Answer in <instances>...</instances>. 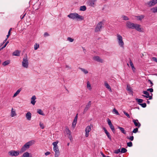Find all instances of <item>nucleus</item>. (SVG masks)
<instances>
[{
	"mask_svg": "<svg viewBox=\"0 0 157 157\" xmlns=\"http://www.w3.org/2000/svg\"><path fill=\"white\" fill-rule=\"evenodd\" d=\"M127 145L129 147H131L132 146V144L131 142H129L127 143Z\"/></svg>",
	"mask_w": 157,
	"mask_h": 157,
	"instance_id": "obj_42",
	"label": "nucleus"
},
{
	"mask_svg": "<svg viewBox=\"0 0 157 157\" xmlns=\"http://www.w3.org/2000/svg\"><path fill=\"white\" fill-rule=\"evenodd\" d=\"M142 107L145 108L146 107V103H144L142 104H139Z\"/></svg>",
	"mask_w": 157,
	"mask_h": 157,
	"instance_id": "obj_41",
	"label": "nucleus"
},
{
	"mask_svg": "<svg viewBox=\"0 0 157 157\" xmlns=\"http://www.w3.org/2000/svg\"><path fill=\"white\" fill-rule=\"evenodd\" d=\"M26 14V13H25V14H24L23 15H22H22H21V19H23L24 17H25V15Z\"/></svg>",
	"mask_w": 157,
	"mask_h": 157,
	"instance_id": "obj_64",
	"label": "nucleus"
},
{
	"mask_svg": "<svg viewBox=\"0 0 157 157\" xmlns=\"http://www.w3.org/2000/svg\"><path fill=\"white\" fill-rule=\"evenodd\" d=\"M35 141L33 140H30L25 143L21 148L20 153H22L29 149L30 147L34 144Z\"/></svg>",
	"mask_w": 157,
	"mask_h": 157,
	"instance_id": "obj_1",
	"label": "nucleus"
},
{
	"mask_svg": "<svg viewBox=\"0 0 157 157\" xmlns=\"http://www.w3.org/2000/svg\"><path fill=\"white\" fill-rule=\"evenodd\" d=\"M127 150L126 149H125L123 147L121 149V153H125L126 152H127Z\"/></svg>",
	"mask_w": 157,
	"mask_h": 157,
	"instance_id": "obj_36",
	"label": "nucleus"
},
{
	"mask_svg": "<svg viewBox=\"0 0 157 157\" xmlns=\"http://www.w3.org/2000/svg\"><path fill=\"white\" fill-rule=\"evenodd\" d=\"M127 90L129 91H130V92H132V89L131 88V87L130 86H127Z\"/></svg>",
	"mask_w": 157,
	"mask_h": 157,
	"instance_id": "obj_51",
	"label": "nucleus"
},
{
	"mask_svg": "<svg viewBox=\"0 0 157 157\" xmlns=\"http://www.w3.org/2000/svg\"><path fill=\"white\" fill-rule=\"evenodd\" d=\"M91 128L90 126H87L85 129V131L86 132L85 136L88 137L89 136V132L91 131Z\"/></svg>",
	"mask_w": 157,
	"mask_h": 157,
	"instance_id": "obj_15",
	"label": "nucleus"
},
{
	"mask_svg": "<svg viewBox=\"0 0 157 157\" xmlns=\"http://www.w3.org/2000/svg\"><path fill=\"white\" fill-rule=\"evenodd\" d=\"M91 105V101H89L86 105L83 111V114L85 113L87 111L90 109Z\"/></svg>",
	"mask_w": 157,
	"mask_h": 157,
	"instance_id": "obj_8",
	"label": "nucleus"
},
{
	"mask_svg": "<svg viewBox=\"0 0 157 157\" xmlns=\"http://www.w3.org/2000/svg\"><path fill=\"white\" fill-rule=\"evenodd\" d=\"M67 17L70 18L74 19L75 18L79 19L80 20H82L83 17L82 16L78 15L76 13H71L67 15Z\"/></svg>",
	"mask_w": 157,
	"mask_h": 157,
	"instance_id": "obj_2",
	"label": "nucleus"
},
{
	"mask_svg": "<svg viewBox=\"0 0 157 157\" xmlns=\"http://www.w3.org/2000/svg\"><path fill=\"white\" fill-rule=\"evenodd\" d=\"M53 150L54 151H59L58 149V147H53Z\"/></svg>",
	"mask_w": 157,
	"mask_h": 157,
	"instance_id": "obj_53",
	"label": "nucleus"
},
{
	"mask_svg": "<svg viewBox=\"0 0 157 157\" xmlns=\"http://www.w3.org/2000/svg\"><path fill=\"white\" fill-rule=\"evenodd\" d=\"M44 35V37H46L49 36V34L47 32L45 33Z\"/></svg>",
	"mask_w": 157,
	"mask_h": 157,
	"instance_id": "obj_56",
	"label": "nucleus"
},
{
	"mask_svg": "<svg viewBox=\"0 0 157 157\" xmlns=\"http://www.w3.org/2000/svg\"><path fill=\"white\" fill-rule=\"evenodd\" d=\"M123 112L124 113L128 118H130V115H129L127 113H126L125 111H123Z\"/></svg>",
	"mask_w": 157,
	"mask_h": 157,
	"instance_id": "obj_43",
	"label": "nucleus"
},
{
	"mask_svg": "<svg viewBox=\"0 0 157 157\" xmlns=\"http://www.w3.org/2000/svg\"><path fill=\"white\" fill-rule=\"evenodd\" d=\"M13 108H12L11 116L12 117H13L16 115L15 111L13 110Z\"/></svg>",
	"mask_w": 157,
	"mask_h": 157,
	"instance_id": "obj_28",
	"label": "nucleus"
},
{
	"mask_svg": "<svg viewBox=\"0 0 157 157\" xmlns=\"http://www.w3.org/2000/svg\"><path fill=\"white\" fill-rule=\"evenodd\" d=\"M93 59L99 62L102 63L103 62V60L98 56H94L93 57Z\"/></svg>",
	"mask_w": 157,
	"mask_h": 157,
	"instance_id": "obj_12",
	"label": "nucleus"
},
{
	"mask_svg": "<svg viewBox=\"0 0 157 157\" xmlns=\"http://www.w3.org/2000/svg\"><path fill=\"white\" fill-rule=\"evenodd\" d=\"M127 138L131 140V141H133L134 140V137L133 136H132L129 137H127Z\"/></svg>",
	"mask_w": 157,
	"mask_h": 157,
	"instance_id": "obj_52",
	"label": "nucleus"
},
{
	"mask_svg": "<svg viewBox=\"0 0 157 157\" xmlns=\"http://www.w3.org/2000/svg\"><path fill=\"white\" fill-rule=\"evenodd\" d=\"M118 128L120 129L121 132L124 134L125 135L126 134V132L123 128L120 127V126H118Z\"/></svg>",
	"mask_w": 157,
	"mask_h": 157,
	"instance_id": "obj_25",
	"label": "nucleus"
},
{
	"mask_svg": "<svg viewBox=\"0 0 157 157\" xmlns=\"http://www.w3.org/2000/svg\"><path fill=\"white\" fill-rule=\"evenodd\" d=\"M11 29H12L10 28V30H9V31L8 32V35L6 36V37H7L6 38H7V39L8 38L9 36H10V31H11Z\"/></svg>",
	"mask_w": 157,
	"mask_h": 157,
	"instance_id": "obj_45",
	"label": "nucleus"
},
{
	"mask_svg": "<svg viewBox=\"0 0 157 157\" xmlns=\"http://www.w3.org/2000/svg\"><path fill=\"white\" fill-rule=\"evenodd\" d=\"M122 17L123 18V19L124 20L127 21L129 19L128 17L126 16L123 15L122 16Z\"/></svg>",
	"mask_w": 157,
	"mask_h": 157,
	"instance_id": "obj_39",
	"label": "nucleus"
},
{
	"mask_svg": "<svg viewBox=\"0 0 157 157\" xmlns=\"http://www.w3.org/2000/svg\"><path fill=\"white\" fill-rule=\"evenodd\" d=\"M86 7L85 6H81L80 8V10L81 11H84L86 10Z\"/></svg>",
	"mask_w": 157,
	"mask_h": 157,
	"instance_id": "obj_30",
	"label": "nucleus"
},
{
	"mask_svg": "<svg viewBox=\"0 0 157 157\" xmlns=\"http://www.w3.org/2000/svg\"><path fill=\"white\" fill-rule=\"evenodd\" d=\"M103 25V23L102 21H100L99 22L95 28V32H98L101 31Z\"/></svg>",
	"mask_w": 157,
	"mask_h": 157,
	"instance_id": "obj_5",
	"label": "nucleus"
},
{
	"mask_svg": "<svg viewBox=\"0 0 157 157\" xmlns=\"http://www.w3.org/2000/svg\"><path fill=\"white\" fill-rule=\"evenodd\" d=\"M70 139L71 141L72 140V137L71 135H69V136L68 137Z\"/></svg>",
	"mask_w": 157,
	"mask_h": 157,
	"instance_id": "obj_62",
	"label": "nucleus"
},
{
	"mask_svg": "<svg viewBox=\"0 0 157 157\" xmlns=\"http://www.w3.org/2000/svg\"><path fill=\"white\" fill-rule=\"evenodd\" d=\"M103 129L104 130L106 134L108 132L107 130L106 129L105 127L103 128Z\"/></svg>",
	"mask_w": 157,
	"mask_h": 157,
	"instance_id": "obj_61",
	"label": "nucleus"
},
{
	"mask_svg": "<svg viewBox=\"0 0 157 157\" xmlns=\"http://www.w3.org/2000/svg\"><path fill=\"white\" fill-rule=\"evenodd\" d=\"M117 39L119 45L121 48H124V43L123 40L122 36L119 34H117Z\"/></svg>",
	"mask_w": 157,
	"mask_h": 157,
	"instance_id": "obj_4",
	"label": "nucleus"
},
{
	"mask_svg": "<svg viewBox=\"0 0 157 157\" xmlns=\"http://www.w3.org/2000/svg\"><path fill=\"white\" fill-rule=\"evenodd\" d=\"M21 89L20 88L18 89L17 91L16 92V93L14 94L13 96V97H15L20 92V91H21Z\"/></svg>",
	"mask_w": 157,
	"mask_h": 157,
	"instance_id": "obj_27",
	"label": "nucleus"
},
{
	"mask_svg": "<svg viewBox=\"0 0 157 157\" xmlns=\"http://www.w3.org/2000/svg\"><path fill=\"white\" fill-rule=\"evenodd\" d=\"M55 157H59V154H60V152L59 151H55Z\"/></svg>",
	"mask_w": 157,
	"mask_h": 157,
	"instance_id": "obj_33",
	"label": "nucleus"
},
{
	"mask_svg": "<svg viewBox=\"0 0 157 157\" xmlns=\"http://www.w3.org/2000/svg\"><path fill=\"white\" fill-rule=\"evenodd\" d=\"M136 17L137 19V20L141 21L144 17V15H141L140 16H136Z\"/></svg>",
	"mask_w": 157,
	"mask_h": 157,
	"instance_id": "obj_21",
	"label": "nucleus"
},
{
	"mask_svg": "<svg viewBox=\"0 0 157 157\" xmlns=\"http://www.w3.org/2000/svg\"><path fill=\"white\" fill-rule=\"evenodd\" d=\"M152 60L157 63V58L153 57L152 58Z\"/></svg>",
	"mask_w": 157,
	"mask_h": 157,
	"instance_id": "obj_58",
	"label": "nucleus"
},
{
	"mask_svg": "<svg viewBox=\"0 0 157 157\" xmlns=\"http://www.w3.org/2000/svg\"><path fill=\"white\" fill-rule=\"evenodd\" d=\"M76 122L73 121L72 124V127H73L74 128L75 127L76 124Z\"/></svg>",
	"mask_w": 157,
	"mask_h": 157,
	"instance_id": "obj_57",
	"label": "nucleus"
},
{
	"mask_svg": "<svg viewBox=\"0 0 157 157\" xmlns=\"http://www.w3.org/2000/svg\"><path fill=\"white\" fill-rule=\"evenodd\" d=\"M39 47V44H37L36 43L34 45V49L35 50H37Z\"/></svg>",
	"mask_w": 157,
	"mask_h": 157,
	"instance_id": "obj_37",
	"label": "nucleus"
},
{
	"mask_svg": "<svg viewBox=\"0 0 157 157\" xmlns=\"http://www.w3.org/2000/svg\"><path fill=\"white\" fill-rule=\"evenodd\" d=\"M65 131L67 134H68L69 135H71V132L69 130L68 127H66Z\"/></svg>",
	"mask_w": 157,
	"mask_h": 157,
	"instance_id": "obj_24",
	"label": "nucleus"
},
{
	"mask_svg": "<svg viewBox=\"0 0 157 157\" xmlns=\"http://www.w3.org/2000/svg\"><path fill=\"white\" fill-rule=\"evenodd\" d=\"M50 152L49 151H47L45 153V154L46 155H49L50 154Z\"/></svg>",
	"mask_w": 157,
	"mask_h": 157,
	"instance_id": "obj_63",
	"label": "nucleus"
},
{
	"mask_svg": "<svg viewBox=\"0 0 157 157\" xmlns=\"http://www.w3.org/2000/svg\"><path fill=\"white\" fill-rule=\"evenodd\" d=\"M10 63V60H7L4 61L2 63V65L3 66H6L9 64Z\"/></svg>",
	"mask_w": 157,
	"mask_h": 157,
	"instance_id": "obj_29",
	"label": "nucleus"
},
{
	"mask_svg": "<svg viewBox=\"0 0 157 157\" xmlns=\"http://www.w3.org/2000/svg\"><path fill=\"white\" fill-rule=\"evenodd\" d=\"M108 138L110 140H111V137L109 133L108 132L106 134Z\"/></svg>",
	"mask_w": 157,
	"mask_h": 157,
	"instance_id": "obj_50",
	"label": "nucleus"
},
{
	"mask_svg": "<svg viewBox=\"0 0 157 157\" xmlns=\"http://www.w3.org/2000/svg\"><path fill=\"white\" fill-rule=\"evenodd\" d=\"M140 25L138 24H136L135 26H134V29L137 31L141 32H142V29Z\"/></svg>",
	"mask_w": 157,
	"mask_h": 157,
	"instance_id": "obj_14",
	"label": "nucleus"
},
{
	"mask_svg": "<svg viewBox=\"0 0 157 157\" xmlns=\"http://www.w3.org/2000/svg\"><path fill=\"white\" fill-rule=\"evenodd\" d=\"M143 93L144 94L146 95H142L143 96L146 98H149V99L151 100L152 99V96L149 95V94L148 92L146 91H143Z\"/></svg>",
	"mask_w": 157,
	"mask_h": 157,
	"instance_id": "obj_13",
	"label": "nucleus"
},
{
	"mask_svg": "<svg viewBox=\"0 0 157 157\" xmlns=\"http://www.w3.org/2000/svg\"><path fill=\"white\" fill-rule=\"evenodd\" d=\"M96 0H89L86 2L87 5L94 7L95 5Z\"/></svg>",
	"mask_w": 157,
	"mask_h": 157,
	"instance_id": "obj_10",
	"label": "nucleus"
},
{
	"mask_svg": "<svg viewBox=\"0 0 157 157\" xmlns=\"http://www.w3.org/2000/svg\"><path fill=\"white\" fill-rule=\"evenodd\" d=\"M113 113H114L117 115H119V114L118 111L115 108L113 109Z\"/></svg>",
	"mask_w": 157,
	"mask_h": 157,
	"instance_id": "obj_38",
	"label": "nucleus"
},
{
	"mask_svg": "<svg viewBox=\"0 0 157 157\" xmlns=\"http://www.w3.org/2000/svg\"><path fill=\"white\" fill-rule=\"evenodd\" d=\"M36 96L34 95L33 96L32 98H31V103L33 105H34L35 104V103L36 102V101H35V99H36Z\"/></svg>",
	"mask_w": 157,
	"mask_h": 157,
	"instance_id": "obj_18",
	"label": "nucleus"
},
{
	"mask_svg": "<svg viewBox=\"0 0 157 157\" xmlns=\"http://www.w3.org/2000/svg\"><path fill=\"white\" fill-rule=\"evenodd\" d=\"M157 3V0H152L145 3V5H147L149 7H151Z\"/></svg>",
	"mask_w": 157,
	"mask_h": 157,
	"instance_id": "obj_7",
	"label": "nucleus"
},
{
	"mask_svg": "<svg viewBox=\"0 0 157 157\" xmlns=\"http://www.w3.org/2000/svg\"><path fill=\"white\" fill-rule=\"evenodd\" d=\"M20 153V152L19 151L11 150L8 152V154L9 155L12 156H15L18 155Z\"/></svg>",
	"mask_w": 157,
	"mask_h": 157,
	"instance_id": "obj_6",
	"label": "nucleus"
},
{
	"mask_svg": "<svg viewBox=\"0 0 157 157\" xmlns=\"http://www.w3.org/2000/svg\"><path fill=\"white\" fill-rule=\"evenodd\" d=\"M26 117L28 120H30L31 118V113L30 112H28L26 114Z\"/></svg>",
	"mask_w": 157,
	"mask_h": 157,
	"instance_id": "obj_17",
	"label": "nucleus"
},
{
	"mask_svg": "<svg viewBox=\"0 0 157 157\" xmlns=\"http://www.w3.org/2000/svg\"><path fill=\"white\" fill-rule=\"evenodd\" d=\"M121 151L120 149H119L117 150L114 151V153L116 154H118L119 152H121Z\"/></svg>",
	"mask_w": 157,
	"mask_h": 157,
	"instance_id": "obj_44",
	"label": "nucleus"
},
{
	"mask_svg": "<svg viewBox=\"0 0 157 157\" xmlns=\"http://www.w3.org/2000/svg\"><path fill=\"white\" fill-rule=\"evenodd\" d=\"M78 69H80L85 74H87L88 73V71L84 68H82L81 67H79Z\"/></svg>",
	"mask_w": 157,
	"mask_h": 157,
	"instance_id": "obj_26",
	"label": "nucleus"
},
{
	"mask_svg": "<svg viewBox=\"0 0 157 157\" xmlns=\"http://www.w3.org/2000/svg\"><path fill=\"white\" fill-rule=\"evenodd\" d=\"M135 25L136 24L132 23L129 21H127L126 22V26L129 29H134Z\"/></svg>",
	"mask_w": 157,
	"mask_h": 157,
	"instance_id": "obj_9",
	"label": "nucleus"
},
{
	"mask_svg": "<svg viewBox=\"0 0 157 157\" xmlns=\"http://www.w3.org/2000/svg\"><path fill=\"white\" fill-rule=\"evenodd\" d=\"M13 55L16 56H19L20 55V52L18 50H16L13 52Z\"/></svg>",
	"mask_w": 157,
	"mask_h": 157,
	"instance_id": "obj_19",
	"label": "nucleus"
},
{
	"mask_svg": "<svg viewBox=\"0 0 157 157\" xmlns=\"http://www.w3.org/2000/svg\"><path fill=\"white\" fill-rule=\"evenodd\" d=\"M87 87L88 89H89L90 90H91V85H90V83L89 81L87 82Z\"/></svg>",
	"mask_w": 157,
	"mask_h": 157,
	"instance_id": "obj_31",
	"label": "nucleus"
},
{
	"mask_svg": "<svg viewBox=\"0 0 157 157\" xmlns=\"http://www.w3.org/2000/svg\"><path fill=\"white\" fill-rule=\"evenodd\" d=\"M77 115H78V114H77V115H76V116L74 118V120L73 121L77 122V118H78Z\"/></svg>",
	"mask_w": 157,
	"mask_h": 157,
	"instance_id": "obj_55",
	"label": "nucleus"
},
{
	"mask_svg": "<svg viewBox=\"0 0 157 157\" xmlns=\"http://www.w3.org/2000/svg\"><path fill=\"white\" fill-rule=\"evenodd\" d=\"M22 156L23 157H32V156L27 152L24 153Z\"/></svg>",
	"mask_w": 157,
	"mask_h": 157,
	"instance_id": "obj_20",
	"label": "nucleus"
},
{
	"mask_svg": "<svg viewBox=\"0 0 157 157\" xmlns=\"http://www.w3.org/2000/svg\"><path fill=\"white\" fill-rule=\"evenodd\" d=\"M58 143V141H56V142H53L52 143V144L53 145L54 147H58V146L57 144Z\"/></svg>",
	"mask_w": 157,
	"mask_h": 157,
	"instance_id": "obj_40",
	"label": "nucleus"
},
{
	"mask_svg": "<svg viewBox=\"0 0 157 157\" xmlns=\"http://www.w3.org/2000/svg\"><path fill=\"white\" fill-rule=\"evenodd\" d=\"M9 43V42L8 41H7L4 45V46L0 49V51L2 49H3L4 48H5Z\"/></svg>",
	"mask_w": 157,
	"mask_h": 157,
	"instance_id": "obj_46",
	"label": "nucleus"
},
{
	"mask_svg": "<svg viewBox=\"0 0 157 157\" xmlns=\"http://www.w3.org/2000/svg\"><path fill=\"white\" fill-rule=\"evenodd\" d=\"M67 40L70 42H72L74 41V39H73L70 37L67 38Z\"/></svg>",
	"mask_w": 157,
	"mask_h": 157,
	"instance_id": "obj_48",
	"label": "nucleus"
},
{
	"mask_svg": "<svg viewBox=\"0 0 157 157\" xmlns=\"http://www.w3.org/2000/svg\"><path fill=\"white\" fill-rule=\"evenodd\" d=\"M133 122L134 123L135 126L136 127H137L138 128H139L140 126V124L138 120H135L133 119L132 120Z\"/></svg>",
	"mask_w": 157,
	"mask_h": 157,
	"instance_id": "obj_16",
	"label": "nucleus"
},
{
	"mask_svg": "<svg viewBox=\"0 0 157 157\" xmlns=\"http://www.w3.org/2000/svg\"><path fill=\"white\" fill-rule=\"evenodd\" d=\"M37 112L39 114L42 115H44V113H43V111H42V110L40 109H38L37 110Z\"/></svg>",
	"mask_w": 157,
	"mask_h": 157,
	"instance_id": "obj_34",
	"label": "nucleus"
},
{
	"mask_svg": "<svg viewBox=\"0 0 157 157\" xmlns=\"http://www.w3.org/2000/svg\"><path fill=\"white\" fill-rule=\"evenodd\" d=\"M129 62H130V65L131 66L132 68V69L133 71H135V70H136V68L135 67H134L133 63H132L131 59H130V60H129Z\"/></svg>",
	"mask_w": 157,
	"mask_h": 157,
	"instance_id": "obj_22",
	"label": "nucleus"
},
{
	"mask_svg": "<svg viewBox=\"0 0 157 157\" xmlns=\"http://www.w3.org/2000/svg\"><path fill=\"white\" fill-rule=\"evenodd\" d=\"M104 85L109 90V91H111V87L107 83V82L106 81L105 82H104Z\"/></svg>",
	"mask_w": 157,
	"mask_h": 157,
	"instance_id": "obj_23",
	"label": "nucleus"
},
{
	"mask_svg": "<svg viewBox=\"0 0 157 157\" xmlns=\"http://www.w3.org/2000/svg\"><path fill=\"white\" fill-rule=\"evenodd\" d=\"M138 128H134L132 131V132L134 133H136L138 132Z\"/></svg>",
	"mask_w": 157,
	"mask_h": 157,
	"instance_id": "obj_47",
	"label": "nucleus"
},
{
	"mask_svg": "<svg viewBox=\"0 0 157 157\" xmlns=\"http://www.w3.org/2000/svg\"><path fill=\"white\" fill-rule=\"evenodd\" d=\"M65 67L66 68H67L68 70H70L71 69V67L67 65H66Z\"/></svg>",
	"mask_w": 157,
	"mask_h": 157,
	"instance_id": "obj_60",
	"label": "nucleus"
},
{
	"mask_svg": "<svg viewBox=\"0 0 157 157\" xmlns=\"http://www.w3.org/2000/svg\"><path fill=\"white\" fill-rule=\"evenodd\" d=\"M153 13H155L157 12V6L153 7L151 9Z\"/></svg>",
	"mask_w": 157,
	"mask_h": 157,
	"instance_id": "obj_32",
	"label": "nucleus"
},
{
	"mask_svg": "<svg viewBox=\"0 0 157 157\" xmlns=\"http://www.w3.org/2000/svg\"><path fill=\"white\" fill-rule=\"evenodd\" d=\"M22 66L25 68H27L28 67L29 60L27 54H25L23 59V61L22 62Z\"/></svg>",
	"mask_w": 157,
	"mask_h": 157,
	"instance_id": "obj_3",
	"label": "nucleus"
},
{
	"mask_svg": "<svg viewBox=\"0 0 157 157\" xmlns=\"http://www.w3.org/2000/svg\"><path fill=\"white\" fill-rule=\"evenodd\" d=\"M147 91H149L150 92H152L153 91V88H151L148 89L147 90Z\"/></svg>",
	"mask_w": 157,
	"mask_h": 157,
	"instance_id": "obj_54",
	"label": "nucleus"
},
{
	"mask_svg": "<svg viewBox=\"0 0 157 157\" xmlns=\"http://www.w3.org/2000/svg\"><path fill=\"white\" fill-rule=\"evenodd\" d=\"M136 100L137 102H138L139 103H141L143 102L144 101L142 99H139L137 98H136Z\"/></svg>",
	"mask_w": 157,
	"mask_h": 157,
	"instance_id": "obj_35",
	"label": "nucleus"
},
{
	"mask_svg": "<svg viewBox=\"0 0 157 157\" xmlns=\"http://www.w3.org/2000/svg\"><path fill=\"white\" fill-rule=\"evenodd\" d=\"M148 82H149L151 85L150 86V87H151L153 85V84L150 80L148 79Z\"/></svg>",
	"mask_w": 157,
	"mask_h": 157,
	"instance_id": "obj_59",
	"label": "nucleus"
},
{
	"mask_svg": "<svg viewBox=\"0 0 157 157\" xmlns=\"http://www.w3.org/2000/svg\"><path fill=\"white\" fill-rule=\"evenodd\" d=\"M107 121L110 128H111L113 132L114 133H115V129L114 126L111 123V121L109 118H108Z\"/></svg>",
	"mask_w": 157,
	"mask_h": 157,
	"instance_id": "obj_11",
	"label": "nucleus"
},
{
	"mask_svg": "<svg viewBox=\"0 0 157 157\" xmlns=\"http://www.w3.org/2000/svg\"><path fill=\"white\" fill-rule=\"evenodd\" d=\"M39 125L42 129H43L44 128L43 124L40 122V123Z\"/></svg>",
	"mask_w": 157,
	"mask_h": 157,
	"instance_id": "obj_49",
	"label": "nucleus"
}]
</instances>
